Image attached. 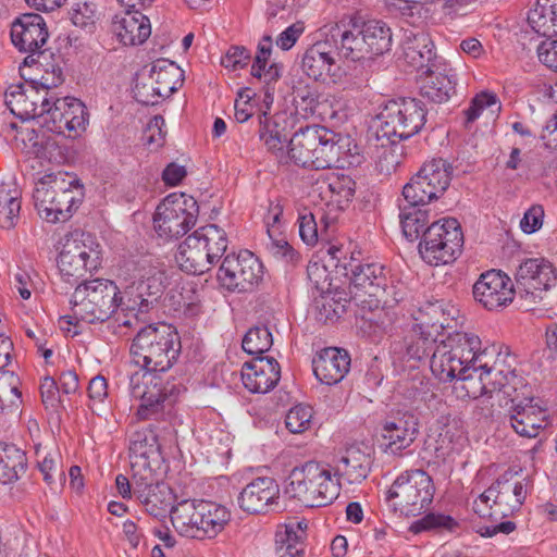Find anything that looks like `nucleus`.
<instances>
[{
	"label": "nucleus",
	"instance_id": "f257e3e1",
	"mask_svg": "<svg viewBox=\"0 0 557 557\" xmlns=\"http://www.w3.org/2000/svg\"><path fill=\"white\" fill-rule=\"evenodd\" d=\"M181 338L170 324L147 325L141 327L131 345L133 361L140 370L128 377L129 395L140 400L137 417L149 419L175 401V386H165L153 372L168 371L181 352Z\"/></svg>",
	"mask_w": 557,
	"mask_h": 557
},
{
	"label": "nucleus",
	"instance_id": "f03ea898",
	"mask_svg": "<svg viewBox=\"0 0 557 557\" xmlns=\"http://www.w3.org/2000/svg\"><path fill=\"white\" fill-rule=\"evenodd\" d=\"M480 348L479 336L454 332L436 344L430 359V369L442 382L455 379L465 382L462 388L472 398L493 393L498 398L502 393L510 395L512 386L508 383V375L503 370L482 363Z\"/></svg>",
	"mask_w": 557,
	"mask_h": 557
},
{
	"label": "nucleus",
	"instance_id": "7ed1b4c3",
	"mask_svg": "<svg viewBox=\"0 0 557 557\" xmlns=\"http://www.w3.org/2000/svg\"><path fill=\"white\" fill-rule=\"evenodd\" d=\"M124 293L115 282L106 278L84 281L70 299L71 313L62 319L67 324L102 323L112 320L116 327H131L129 312L122 310Z\"/></svg>",
	"mask_w": 557,
	"mask_h": 557
},
{
	"label": "nucleus",
	"instance_id": "20e7f679",
	"mask_svg": "<svg viewBox=\"0 0 557 557\" xmlns=\"http://www.w3.org/2000/svg\"><path fill=\"white\" fill-rule=\"evenodd\" d=\"M83 186L67 173L49 174L36 183L33 198L41 219L49 223L67 221L82 203Z\"/></svg>",
	"mask_w": 557,
	"mask_h": 557
},
{
	"label": "nucleus",
	"instance_id": "39448f33",
	"mask_svg": "<svg viewBox=\"0 0 557 557\" xmlns=\"http://www.w3.org/2000/svg\"><path fill=\"white\" fill-rule=\"evenodd\" d=\"M337 135L326 127L312 125L296 132L289 139L286 159L296 165L324 170L335 165L341 158L342 145Z\"/></svg>",
	"mask_w": 557,
	"mask_h": 557
},
{
	"label": "nucleus",
	"instance_id": "423d86ee",
	"mask_svg": "<svg viewBox=\"0 0 557 557\" xmlns=\"http://www.w3.org/2000/svg\"><path fill=\"white\" fill-rule=\"evenodd\" d=\"M350 301L362 311H375L400 298L389 281V271L381 263H350Z\"/></svg>",
	"mask_w": 557,
	"mask_h": 557
},
{
	"label": "nucleus",
	"instance_id": "0eeeda50",
	"mask_svg": "<svg viewBox=\"0 0 557 557\" xmlns=\"http://www.w3.org/2000/svg\"><path fill=\"white\" fill-rule=\"evenodd\" d=\"M426 122V109L421 100L400 98L388 101L375 120L379 140L400 143L418 134Z\"/></svg>",
	"mask_w": 557,
	"mask_h": 557
},
{
	"label": "nucleus",
	"instance_id": "6e6552de",
	"mask_svg": "<svg viewBox=\"0 0 557 557\" xmlns=\"http://www.w3.org/2000/svg\"><path fill=\"white\" fill-rule=\"evenodd\" d=\"M288 480L286 493L306 507L326 506L339 493L330 470L315 461L294 468Z\"/></svg>",
	"mask_w": 557,
	"mask_h": 557
},
{
	"label": "nucleus",
	"instance_id": "1a4fd4ad",
	"mask_svg": "<svg viewBox=\"0 0 557 557\" xmlns=\"http://www.w3.org/2000/svg\"><path fill=\"white\" fill-rule=\"evenodd\" d=\"M435 487L432 478L417 469L400 474L386 492V502L394 511L404 516H418L433 500Z\"/></svg>",
	"mask_w": 557,
	"mask_h": 557
},
{
	"label": "nucleus",
	"instance_id": "9d476101",
	"mask_svg": "<svg viewBox=\"0 0 557 557\" xmlns=\"http://www.w3.org/2000/svg\"><path fill=\"white\" fill-rule=\"evenodd\" d=\"M463 234L460 223L448 218L429 225L419 243V253L430 265L448 264L461 253Z\"/></svg>",
	"mask_w": 557,
	"mask_h": 557
},
{
	"label": "nucleus",
	"instance_id": "9b49d317",
	"mask_svg": "<svg viewBox=\"0 0 557 557\" xmlns=\"http://www.w3.org/2000/svg\"><path fill=\"white\" fill-rule=\"evenodd\" d=\"M199 206L196 199L185 194H170L157 207L153 226L159 237L177 239L196 224Z\"/></svg>",
	"mask_w": 557,
	"mask_h": 557
},
{
	"label": "nucleus",
	"instance_id": "f8f14e48",
	"mask_svg": "<svg viewBox=\"0 0 557 557\" xmlns=\"http://www.w3.org/2000/svg\"><path fill=\"white\" fill-rule=\"evenodd\" d=\"M99 267V245L90 234L76 231L64 236L58 257L62 276L78 278Z\"/></svg>",
	"mask_w": 557,
	"mask_h": 557
},
{
	"label": "nucleus",
	"instance_id": "ddd939ff",
	"mask_svg": "<svg viewBox=\"0 0 557 557\" xmlns=\"http://www.w3.org/2000/svg\"><path fill=\"white\" fill-rule=\"evenodd\" d=\"M40 115L41 127L57 134L76 137L86 129L88 113L82 101L72 97H45Z\"/></svg>",
	"mask_w": 557,
	"mask_h": 557
},
{
	"label": "nucleus",
	"instance_id": "4468645a",
	"mask_svg": "<svg viewBox=\"0 0 557 557\" xmlns=\"http://www.w3.org/2000/svg\"><path fill=\"white\" fill-rule=\"evenodd\" d=\"M505 374L508 375V383L512 386L510 395L502 393L498 398L496 393H493L488 394L490 398H496L500 401L503 397H508L511 403L508 413L511 428L520 436L534 438L547 425V411L537 404H534L533 398L524 397L520 399L515 384L518 376L510 371Z\"/></svg>",
	"mask_w": 557,
	"mask_h": 557
},
{
	"label": "nucleus",
	"instance_id": "2eb2a0df",
	"mask_svg": "<svg viewBox=\"0 0 557 557\" xmlns=\"http://www.w3.org/2000/svg\"><path fill=\"white\" fill-rule=\"evenodd\" d=\"M263 265L248 250L228 253L224 257L219 271L218 281L230 292L246 293L262 280Z\"/></svg>",
	"mask_w": 557,
	"mask_h": 557
},
{
	"label": "nucleus",
	"instance_id": "dca6fc26",
	"mask_svg": "<svg viewBox=\"0 0 557 557\" xmlns=\"http://www.w3.org/2000/svg\"><path fill=\"white\" fill-rule=\"evenodd\" d=\"M322 34L334 38L339 53L346 59L361 62L362 65L371 64L363 25L356 17L349 18L347 23L342 21L330 27H324Z\"/></svg>",
	"mask_w": 557,
	"mask_h": 557
},
{
	"label": "nucleus",
	"instance_id": "f3484780",
	"mask_svg": "<svg viewBox=\"0 0 557 557\" xmlns=\"http://www.w3.org/2000/svg\"><path fill=\"white\" fill-rule=\"evenodd\" d=\"M134 495L145 510L154 518H164L170 513L174 495L171 488L158 481L156 471L133 475Z\"/></svg>",
	"mask_w": 557,
	"mask_h": 557
},
{
	"label": "nucleus",
	"instance_id": "a211bd4d",
	"mask_svg": "<svg viewBox=\"0 0 557 557\" xmlns=\"http://www.w3.org/2000/svg\"><path fill=\"white\" fill-rule=\"evenodd\" d=\"M473 298L486 310H497L512 302L513 284L508 275L499 270L482 273L472 288Z\"/></svg>",
	"mask_w": 557,
	"mask_h": 557
},
{
	"label": "nucleus",
	"instance_id": "6ab92c4d",
	"mask_svg": "<svg viewBox=\"0 0 557 557\" xmlns=\"http://www.w3.org/2000/svg\"><path fill=\"white\" fill-rule=\"evenodd\" d=\"M129 457L133 475L156 471L162 460L156 431L149 425L129 436Z\"/></svg>",
	"mask_w": 557,
	"mask_h": 557
},
{
	"label": "nucleus",
	"instance_id": "aec40b11",
	"mask_svg": "<svg viewBox=\"0 0 557 557\" xmlns=\"http://www.w3.org/2000/svg\"><path fill=\"white\" fill-rule=\"evenodd\" d=\"M338 54V45L334 38L325 36V39L318 40L306 49L301 59V70L309 78L325 81L335 74Z\"/></svg>",
	"mask_w": 557,
	"mask_h": 557
},
{
	"label": "nucleus",
	"instance_id": "412c9836",
	"mask_svg": "<svg viewBox=\"0 0 557 557\" xmlns=\"http://www.w3.org/2000/svg\"><path fill=\"white\" fill-rule=\"evenodd\" d=\"M48 37L46 22L37 13L23 14L12 23V44L22 52L42 53Z\"/></svg>",
	"mask_w": 557,
	"mask_h": 557
},
{
	"label": "nucleus",
	"instance_id": "4be33fe9",
	"mask_svg": "<svg viewBox=\"0 0 557 557\" xmlns=\"http://www.w3.org/2000/svg\"><path fill=\"white\" fill-rule=\"evenodd\" d=\"M419 433L418 419L411 413H403L386 419L382 424V446L384 451L400 454L411 446Z\"/></svg>",
	"mask_w": 557,
	"mask_h": 557
},
{
	"label": "nucleus",
	"instance_id": "5701e85b",
	"mask_svg": "<svg viewBox=\"0 0 557 557\" xmlns=\"http://www.w3.org/2000/svg\"><path fill=\"white\" fill-rule=\"evenodd\" d=\"M280 498V487L270 476H261L248 483L239 493L237 503L248 513H264Z\"/></svg>",
	"mask_w": 557,
	"mask_h": 557
},
{
	"label": "nucleus",
	"instance_id": "b1692460",
	"mask_svg": "<svg viewBox=\"0 0 557 557\" xmlns=\"http://www.w3.org/2000/svg\"><path fill=\"white\" fill-rule=\"evenodd\" d=\"M162 292L161 276L151 275L133 282L123 292L122 310L137 319L139 313H147L153 307Z\"/></svg>",
	"mask_w": 557,
	"mask_h": 557
},
{
	"label": "nucleus",
	"instance_id": "393cba45",
	"mask_svg": "<svg viewBox=\"0 0 557 557\" xmlns=\"http://www.w3.org/2000/svg\"><path fill=\"white\" fill-rule=\"evenodd\" d=\"M281 377V368L274 358L258 357L245 362L242 381L250 393L265 394L273 389Z\"/></svg>",
	"mask_w": 557,
	"mask_h": 557
},
{
	"label": "nucleus",
	"instance_id": "a878e982",
	"mask_svg": "<svg viewBox=\"0 0 557 557\" xmlns=\"http://www.w3.org/2000/svg\"><path fill=\"white\" fill-rule=\"evenodd\" d=\"M557 280L553 264L544 258H530L518 268L516 281L527 294L536 297V292L548 290Z\"/></svg>",
	"mask_w": 557,
	"mask_h": 557
},
{
	"label": "nucleus",
	"instance_id": "bb28decb",
	"mask_svg": "<svg viewBox=\"0 0 557 557\" xmlns=\"http://www.w3.org/2000/svg\"><path fill=\"white\" fill-rule=\"evenodd\" d=\"M350 361L347 350L326 347L313 357V373L321 383L334 385L339 383L349 372Z\"/></svg>",
	"mask_w": 557,
	"mask_h": 557
},
{
	"label": "nucleus",
	"instance_id": "cd10ccee",
	"mask_svg": "<svg viewBox=\"0 0 557 557\" xmlns=\"http://www.w3.org/2000/svg\"><path fill=\"white\" fill-rule=\"evenodd\" d=\"M458 309L443 299L426 300L411 313L416 326L421 330H430L436 335L441 331L450 327V322L456 319Z\"/></svg>",
	"mask_w": 557,
	"mask_h": 557
},
{
	"label": "nucleus",
	"instance_id": "c85d7f7f",
	"mask_svg": "<svg viewBox=\"0 0 557 557\" xmlns=\"http://www.w3.org/2000/svg\"><path fill=\"white\" fill-rule=\"evenodd\" d=\"M401 50L404 61L417 71H431V66H435L434 45L430 36L422 30L405 29Z\"/></svg>",
	"mask_w": 557,
	"mask_h": 557
},
{
	"label": "nucleus",
	"instance_id": "c756f323",
	"mask_svg": "<svg viewBox=\"0 0 557 557\" xmlns=\"http://www.w3.org/2000/svg\"><path fill=\"white\" fill-rule=\"evenodd\" d=\"M201 499H182L170 511L171 522L176 532L189 539L201 540L200 531Z\"/></svg>",
	"mask_w": 557,
	"mask_h": 557
},
{
	"label": "nucleus",
	"instance_id": "7c9ffc66",
	"mask_svg": "<svg viewBox=\"0 0 557 557\" xmlns=\"http://www.w3.org/2000/svg\"><path fill=\"white\" fill-rule=\"evenodd\" d=\"M438 335L430 332V330H421L419 326L412 325L410 332L404 337L401 342L395 343L393 350L398 354L403 360L420 361L433 351Z\"/></svg>",
	"mask_w": 557,
	"mask_h": 557
},
{
	"label": "nucleus",
	"instance_id": "2f4dec72",
	"mask_svg": "<svg viewBox=\"0 0 557 557\" xmlns=\"http://www.w3.org/2000/svg\"><path fill=\"white\" fill-rule=\"evenodd\" d=\"M112 29L124 46L141 45L151 35L149 18L137 10H127L124 16L113 22Z\"/></svg>",
	"mask_w": 557,
	"mask_h": 557
},
{
	"label": "nucleus",
	"instance_id": "473e14b6",
	"mask_svg": "<svg viewBox=\"0 0 557 557\" xmlns=\"http://www.w3.org/2000/svg\"><path fill=\"white\" fill-rule=\"evenodd\" d=\"M259 138L278 161L286 159L284 145L288 140L287 121L283 115H268L259 117Z\"/></svg>",
	"mask_w": 557,
	"mask_h": 557
},
{
	"label": "nucleus",
	"instance_id": "72a5a7b5",
	"mask_svg": "<svg viewBox=\"0 0 557 557\" xmlns=\"http://www.w3.org/2000/svg\"><path fill=\"white\" fill-rule=\"evenodd\" d=\"M175 260L183 271L195 275L203 274L213 265L195 232L178 246Z\"/></svg>",
	"mask_w": 557,
	"mask_h": 557
},
{
	"label": "nucleus",
	"instance_id": "f704fd0d",
	"mask_svg": "<svg viewBox=\"0 0 557 557\" xmlns=\"http://www.w3.org/2000/svg\"><path fill=\"white\" fill-rule=\"evenodd\" d=\"M424 83L420 87L422 97L436 102H446L456 92V75L453 70L440 69L431 66V71L425 70Z\"/></svg>",
	"mask_w": 557,
	"mask_h": 557
},
{
	"label": "nucleus",
	"instance_id": "c9c22d12",
	"mask_svg": "<svg viewBox=\"0 0 557 557\" xmlns=\"http://www.w3.org/2000/svg\"><path fill=\"white\" fill-rule=\"evenodd\" d=\"M306 520L289 521L275 534L277 557H304L307 530Z\"/></svg>",
	"mask_w": 557,
	"mask_h": 557
},
{
	"label": "nucleus",
	"instance_id": "e433bc0d",
	"mask_svg": "<svg viewBox=\"0 0 557 557\" xmlns=\"http://www.w3.org/2000/svg\"><path fill=\"white\" fill-rule=\"evenodd\" d=\"M372 465L371 455L360 447L350 446L339 459L337 471L349 484L362 482L370 473Z\"/></svg>",
	"mask_w": 557,
	"mask_h": 557
},
{
	"label": "nucleus",
	"instance_id": "4c0bfd02",
	"mask_svg": "<svg viewBox=\"0 0 557 557\" xmlns=\"http://www.w3.org/2000/svg\"><path fill=\"white\" fill-rule=\"evenodd\" d=\"M27 470V457L14 444L0 442V482L11 484L20 480Z\"/></svg>",
	"mask_w": 557,
	"mask_h": 557
},
{
	"label": "nucleus",
	"instance_id": "58836bf2",
	"mask_svg": "<svg viewBox=\"0 0 557 557\" xmlns=\"http://www.w3.org/2000/svg\"><path fill=\"white\" fill-rule=\"evenodd\" d=\"M181 77V69L174 62L158 60L151 67V90L162 99L168 98L177 90Z\"/></svg>",
	"mask_w": 557,
	"mask_h": 557
},
{
	"label": "nucleus",
	"instance_id": "ea45409f",
	"mask_svg": "<svg viewBox=\"0 0 557 557\" xmlns=\"http://www.w3.org/2000/svg\"><path fill=\"white\" fill-rule=\"evenodd\" d=\"M200 531L201 540L215 539L230 523L231 511L223 505L215 502L201 499Z\"/></svg>",
	"mask_w": 557,
	"mask_h": 557
},
{
	"label": "nucleus",
	"instance_id": "a19ab883",
	"mask_svg": "<svg viewBox=\"0 0 557 557\" xmlns=\"http://www.w3.org/2000/svg\"><path fill=\"white\" fill-rule=\"evenodd\" d=\"M30 98H40V90L34 86L24 88L23 84L12 85L5 91V104L10 111L23 119L29 120L34 117L35 107L34 102H30Z\"/></svg>",
	"mask_w": 557,
	"mask_h": 557
},
{
	"label": "nucleus",
	"instance_id": "79ce46f5",
	"mask_svg": "<svg viewBox=\"0 0 557 557\" xmlns=\"http://www.w3.org/2000/svg\"><path fill=\"white\" fill-rule=\"evenodd\" d=\"M315 185L323 198L336 203L339 208H344L355 195L356 183L349 176H332L318 180Z\"/></svg>",
	"mask_w": 557,
	"mask_h": 557
},
{
	"label": "nucleus",
	"instance_id": "37998d69",
	"mask_svg": "<svg viewBox=\"0 0 557 557\" xmlns=\"http://www.w3.org/2000/svg\"><path fill=\"white\" fill-rule=\"evenodd\" d=\"M362 25L372 63L376 57L383 55L391 50L393 41L392 30L385 22L377 20L362 22Z\"/></svg>",
	"mask_w": 557,
	"mask_h": 557
},
{
	"label": "nucleus",
	"instance_id": "c03bdc74",
	"mask_svg": "<svg viewBox=\"0 0 557 557\" xmlns=\"http://www.w3.org/2000/svg\"><path fill=\"white\" fill-rule=\"evenodd\" d=\"M201 245L207 251V256L214 264L225 253L228 239L225 231L215 224H208L195 231Z\"/></svg>",
	"mask_w": 557,
	"mask_h": 557
},
{
	"label": "nucleus",
	"instance_id": "a18cd8bd",
	"mask_svg": "<svg viewBox=\"0 0 557 557\" xmlns=\"http://www.w3.org/2000/svg\"><path fill=\"white\" fill-rule=\"evenodd\" d=\"M418 173L430 183L434 194L440 198L450 184L453 166L442 158L432 159L425 162Z\"/></svg>",
	"mask_w": 557,
	"mask_h": 557
},
{
	"label": "nucleus",
	"instance_id": "49530a36",
	"mask_svg": "<svg viewBox=\"0 0 557 557\" xmlns=\"http://www.w3.org/2000/svg\"><path fill=\"white\" fill-rule=\"evenodd\" d=\"M400 225L404 236L409 242L422 239V234L429 223V212L424 208L399 206Z\"/></svg>",
	"mask_w": 557,
	"mask_h": 557
},
{
	"label": "nucleus",
	"instance_id": "de8ad7c7",
	"mask_svg": "<svg viewBox=\"0 0 557 557\" xmlns=\"http://www.w3.org/2000/svg\"><path fill=\"white\" fill-rule=\"evenodd\" d=\"M20 379L13 371H0V412L8 413L18 409L22 394Z\"/></svg>",
	"mask_w": 557,
	"mask_h": 557
},
{
	"label": "nucleus",
	"instance_id": "09e8293b",
	"mask_svg": "<svg viewBox=\"0 0 557 557\" xmlns=\"http://www.w3.org/2000/svg\"><path fill=\"white\" fill-rule=\"evenodd\" d=\"M465 442L466 438L459 432L444 430L435 442V457L443 462L454 460L455 456L462 450Z\"/></svg>",
	"mask_w": 557,
	"mask_h": 557
},
{
	"label": "nucleus",
	"instance_id": "8fccbe9b",
	"mask_svg": "<svg viewBox=\"0 0 557 557\" xmlns=\"http://www.w3.org/2000/svg\"><path fill=\"white\" fill-rule=\"evenodd\" d=\"M21 210V200L16 189L0 188V226L10 230L16 225Z\"/></svg>",
	"mask_w": 557,
	"mask_h": 557
},
{
	"label": "nucleus",
	"instance_id": "3c124183",
	"mask_svg": "<svg viewBox=\"0 0 557 557\" xmlns=\"http://www.w3.org/2000/svg\"><path fill=\"white\" fill-rule=\"evenodd\" d=\"M16 138L21 139L27 153L37 158H46L48 149L54 145L52 138L47 136L45 132L30 127H22L17 132Z\"/></svg>",
	"mask_w": 557,
	"mask_h": 557
},
{
	"label": "nucleus",
	"instance_id": "603ef678",
	"mask_svg": "<svg viewBox=\"0 0 557 557\" xmlns=\"http://www.w3.org/2000/svg\"><path fill=\"white\" fill-rule=\"evenodd\" d=\"M273 345L270 330L264 325L250 327L243 338V349L249 355L261 356Z\"/></svg>",
	"mask_w": 557,
	"mask_h": 557
},
{
	"label": "nucleus",
	"instance_id": "864d4df0",
	"mask_svg": "<svg viewBox=\"0 0 557 557\" xmlns=\"http://www.w3.org/2000/svg\"><path fill=\"white\" fill-rule=\"evenodd\" d=\"M494 490L493 498L495 506V515L497 517H507L518 508H511L512 502L516 498L509 491V479L507 475L498 478L491 486Z\"/></svg>",
	"mask_w": 557,
	"mask_h": 557
},
{
	"label": "nucleus",
	"instance_id": "5fc2aeb1",
	"mask_svg": "<svg viewBox=\"0 0 557 557\" xmlns=\"http://www.w3.org/2000/svg\"><path fill=\"white\" fill-rule=\"evenodd\" d=\"M397 10L405 23L416 28H422L431 18V9L418 0L404 1Z\"/></svg>",
	"mask_w": 557,
	"mask_h": 557
},
{
	"label": "nucleus",
	"instance_id": "6e6d98bb",
	"mask_svg": "<svg viewBox=\"0 0 557 557\" xmlns=\"http://www.w3.org/2000/svg\"><path fill=\"white\" fill-rule=\"evenodd\" d=\"M458 527V522L450 516L443 513H428L423 518L416 520L410 525V532L419 534L425 531L447 530L454 531Z\"/></svg>",
	"mask_w": 557,
	"mask_h": 557
},
{
	"label": "nucleus",
	"instance_id": "4d7b16f0",
	"mask_svg": "<svg viewBox=\"0 0 557 557\" xmlns=\"http://www.w3.org/2000/svg\"><path fill=\"white\" fill-rule=\"evenodd\" d=\"M313 410L310 406L296 405L285 417V425L290 433H304L311 426Z\"/></svg>",
	"mask_w": 557,
	"mask_h": 557
},
{
	"label": "nucleus",
	"instance_id": "13d9d810",
	"mask_svg": "<svg viewBox=\"0 0 557 557\" xmlns=\"http://www.w3.org/2000/svg\"><path fill=\"white\" fill-rule=\"evenodd\" d=\"M268 249L277 260L287 265H295L300 260V255L289 245L284 234L269 237Z\"/></svg>",
	"mask_w": 557,
	"mask_h": 557
},
{
	"label": "nucleus",
	"instance_id": "bf43d9fd",
	"mask_svg": "<svg viewBox=\"0 0 557 557\" xmlns=\"http://www.w3.org/2000/svg\"><path fill=\"white\" fill-rule=\"evenodd\" d=\"M374 136L376 134L374 133ZM374 146L377 149V162L376 165L380 171L391 172L395 170L397 164L399 163V156L396 152L395 145L397 143H387L379 140L377 137L374 138Z\"/></svg>",
	"mask_w": 557,
	"mask_h": 557
},
{
	"label": "nucleus",
	"instance_id": "052dcab7",
	"mask_svg": "<svg viewBox=\"0 0 557 557\" xmlns=\"http://www.w3.org/2000/svg\"><path fill=\"white\" fill-rule=\"evenodd\" d=\"M72 23L81 28L91 30L97 20L96 5L92 3H76L70 12Z\"/></svg>",
	"mask_w": 557,
	"mask_h": 557
},
{
	"label": "nucleus",
	"instance_id": "680f3d73",
	"mask_svg": "<svg viewBox=\"0 0 557 557\" xmlns=\"http://www.w3.org/2000/svg\"><path fill=\"white\" fill-rule=\"evenodd\" d=\"M417 181L414 176L411 177L410 182H408L403 188V196L406 206H412L418 208H424L429 202L434 199H438V197L432 190L425 191L421 187L419 189L414 188L413 185H417Z\"/></svg>",
	"mask_w": 557,
	"mask_h": 557
},
{
	"label": "nucleus",
	"instance_id": "e2e57ef3",
	"mask_svg": "<svg viewBox=\"0 0 557 557\" xmlns=\"http://www.w3.org/2000/svg\"><path fill=\"white\" fill-rule=\"evenodd\" d=\"M497 97L493 92L483 91L476 95L470 102L468 109L465 110L466 123H473L485 108L495 106Z\"/></svg>",
	"mask_w": 557,
	"mask_h": 557
},
{
	"label": "nucleus",
	"instance_id": "0e129e2a",
	"mask_svg": "<svg viewBox=\"0 0 557 557\" xmlns=\"http://www.w3.org/2000/svg\"><path fill=\"white\" fill-rule=\"evenodd\" d=\"M250 60V52L243 46H232L221 60V64L228 70L244 69Z\"/></svg>",
	"mask_w": 557,
	"mask_h": 557
},
{
	"label": "nucleus",
	"instance_id": "69168bd1",
	"mask_svg": "<svg viewBox=\"0 0 557 557\" xmlns=\"http://www.w3.org/2000/svg\"><path fill=\"white\" fill-rule=\"evenodd\" d=\"M40 395L46 409L58 411L61 406L60 392L55 381L46 376L40 384Z\"/></svg>",
	"mask_w": 557,
	"mask_h": 557
},
{
	"label": "nucleus",
	"instance_id": "338daca9",
	"mask_svg": "<svg viewBox=\"0 0 557 557\" xmlns=\"http://www.w3.org/2000/svg\"><path fill=\"white\" fill-rule=\"evenodd\" d=\"M305 32V23L297 21L284 29L276 38V46L282 50H289Z\"/></svg>",
	"mask_w": 557,
	"mask_h": 557
},
{
	"label": "nucleus",
	"instance_id": "774afa93",
	"mask_svg": "<svg viewBox=\"0 0 557 557\" xmlns=\"http://www.w3.org/2000/svg\"><path fill=\"white\" fill-rule=\"evenodd\" d=\"M537 57L544 65L557 72V38L541 42L537 47Z\"/></svg>",
	"mask_w": 557,
	"mask_h": 557
}]
</instances>
